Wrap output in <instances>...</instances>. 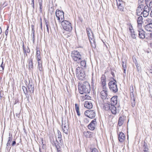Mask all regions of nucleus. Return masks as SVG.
Here are the masks:
<instances>
[{
	"mask_svg": "<svg viewBox=\"0 0 152 152\" xmlns=\"http://www.w3.org/2000/svg\"><path fill=\"white\" fill-rule=\"evenodd\" d=\"M105 110L110 111L113 114L116 113V107L114 105H112L111 102L110 96L108 95L107 91L105 89Z\"/></svg>",
	"mask_w": 152,
	"mask_h": 152,
	"instance_id": "obj_1",
	"label": "nucleus"
},
{
	"mask_svg": "<svg viewBox=\"0 0 152 152\" xmlns=\"http://www.w3.org/2000/svg\"><path fill=\"white\" fill-rule=\"evenodd\" d=\"M79 91L81 94L84 93H88L90 91V87L89 83L85 82L82 83L79 82L78 85Z\"/></svg>",
	"mask_w": 152,
	"mask_h": 152,
	"instance_id": "obj_2",
	"label": "nucleus"
},
{
	"mask_svg": "<svg viewBox=\"0 0 152 152\" xmlns=\"http://www.w3.org/2000/svg\"><path fill=\"white\" fill-rule=\"evenodd\" d=\"M86 31L91 46L94 48L96 47L93 32L89 27L86 28Z\"/></svg>",
	"mask_w": 152,
	"mask_h": 152,
	"instance_id": "obj_3",
	"label": "nucleus"
},
{
	"mask_svg": "<svg viewBox=\"0 0 152 152\" xmlns=\"http://www.w3.org/2000/svg\"><path fill=\"white\" fill-rule=\"evenodd\" d=\"M71 56L73 61L78 64L82 58V56L80 53L77 50H74L71 53Z\"/></svg>",
	"mask_w": 152,
	"mask_h": 152,
	"instance_id": "obj_4",
	"label": "nucleus"
},
{
	"mask_svg": "<svg viewBox=\"0 0 152 152\" xmlns=\"http://www.w3.org/2000/svg\"><path fill=\"white\" fill-rule=\"evenodd\" d=\"M100 98H99V107L98 109L99 110H104V90H103L99 94Z\"/></svg>",
	"mask_w": 152,
	"mask_h": 152,
	"instance_id": "obj_5",
	"label": "nucleus"
},
{
	"mask_svg": "<svg viewBox=\"0 0 152 152\" xmlns=\"http://www.w3.org/2000/svg\"><path fill=\"white\" fill-rule=\"evenodd\" d=\"M63 29L68 32H70L72 29L71 23L68 21L64 20L61 22Z\"/></svg>",
	"mask_w": 152,
	"mask_h": 152,
	"instance_id": "obj_6",
	"label": "nucleus"
},
{
	"mask_svg": "<svg viewBox=\"0 0 152 152\" xmlns=\"http://www.w3.org/2000/svg\"><path fill=\"white\" fill-rule=\"evenodd\" d=\"M76 74L77 77L80 80H83L85 79V75L83 71L82 67L78 66L76 70Z\"/></svg>",
	"mask_w": 152,
	"mask_h": 152,
	"instance_id": "obj_7",
	"label": "nucleus"
},
{
	"mask_svg": "<svg viewBox=\"0 0 152 152\" xmlns=\"http://www.w3.org/2000/svg\"><path fill=\"white\" fill-rule=\"evenodd\" d=\"M55 14L57 19L59 23L64 20V12L63 11L57 9Z\"/></svg>",
	"mask_w": 152,
	"mask_h": 152,
	"instance_id": "obj_8",
	"label": "nucleus"
},
{
	"mask_svg": "<svg viewBox=\"0 0 152 152\" xmlns=\"http://www.w3.org/2000/svg\"><path fill=\"white\" fill-rule=\"evenodd\" d=\"M109 88L114 93L116 92L118 90L117 85L115 82L110 81L108 83Z\"/></svg>",
	"mask_w": 152,
	"mask_h": 152,
	"instance_id": "obj_9",
	"label": "nucleus"
},
{
	"mask_svg": "<svg viewBox=\"0 0 152 152\" xmlns=\"http://www.w3.org/2000/svg\"><path fill=\"white\" fill-rule=\"evenodd\" d=\"M84 114L86 116L91 119L94 118L96 116L95 112L94 110H88L86 111Z\"/></svg>",
	"mask_w": 152,
	"mask_h": 152,
	"instance_id": "obj_10",
	"label": "nucleus"
},
{
	"mask_svg": "<svg viewBox=\"0 0 152 152\" xmlns=\"http://www.w3.org/2000/svg\"><path fill=\"white\" fill-rule=\"evenodd\" d=\"M22 46L24 56V57H27L28 54L30 52V49L28 46L26 47L24 45L23 42Z\"/></svg>",
	"mask_w": 152,
	"mask_h": 152,
	"instance_id": "obj_11",
	"label": "nucleus"
},
{
	"mask_svg": "<svg viewBox=\"0 0 152 152\" xmlns=\"http://www.w3.org/2000/svg\"><path fill=\"white\" fill-rule=\"evenodd\" d=\"M118 7L121 11H123L124 9V3L122 0H116Z\"/></svg>",
	"mask_w": 152,
	"mask_h": 152,
	"instance_id": "obj_12",
	"label": "nucleus"
},
{
	"mask_svg": "<svg viewBox=\"0 0 152 152\" xmlns=\"http://www.w3.org/2000/svg\"><path fill=\"white\" fill-rule=\"evenodd\" d=\"M97 123L95 119L93 120L88 125V127L89 129L91 130H94L96 127Z\"/></svg>",
	"mask_w": 152,
	"mask_h": 152,
	"instance_id": "obj_13",
	"label": "nucleus"
},
{
	"mask_svg": "<svg viewBox=\"0 0 152 152\" xmlns=\"http://www.w3.org/2000/svg\"><path fill=\"white\" fill-rule=\"evenodd\" d=\"M138 37L140 39H143L145 37V32L142 28H138Z\"/></svg>",
	"mask_w": 152,
	"mask_h": 152,
	"instance_id": "obj_14",
	"label": "nucleus"
},
{
	"mask_svg": "<svg viewBox=\"0 0 152 152\" xmlns=\"http://www.w3.org/2000/svg\"><path fill=\"white\" fill-rule=\"evenodd\" d=\"M62 128L63 132L66 134H68L69 132V126L66 122H63L62 124Z\"/></svg>",
	"mask_w": 152,
	"mask_h": 152,
	"instance_id": "obj_15",
	"label": "nucleus"
},
{
	"mask_svg": "<svg viewBox=\"0 0 152 152\" xmlns=\"http://www.w3.org/2000/svg\"><path fill=\"white\" fill-rule=\"evenodd\" d=\"M143 7V4H139L136 12V14L137 15L139 16L142 14V12Z\"/></svg>",
	"mask_w": 152,
	"mask_h": 152,
	"instance_id": "obj_16",
	"label": "nucleus"
},
{
	"mask_svg": "<svg viewBox=\"0 0 152 152\" xmlns=\"http://www.w3.org/2000/svg\"><path fill=\"white\" fill-rule=\"evenodd\" d=\"M138 28H142V24L143 23V18L142 16L138 17L137 19Z\"/></svg>",
	"mask_w": 152,
	"mask_h": 152,
	"instance_id": "obj_17",
	"label": "nucleus"
},
{
	"mask_svg": "<svg viewBox=\"0 0 152 152\" xmlns=\"http://www.w3.org/2000/svg\"><path fill=\"white\" fill-rule=\"evenodd\" d=\"M45 24L46 25V26L47 28V31L48 32V33H49V29H50V30L51 29V26H52V27H53V23H52L50 24L49 20H45Z\"/></svg>",
	"mask_w": 152,
	"mask_h": 152,
	"instance_id": "obj_18",
	"label": "nucleus"
},
{
	"mask_svg": "<svg viewBox=\"0 0 152 152\" xmlns=\"http://www.w3.org/2000/svg\"><path fill=\"white\" fill-rule=\"evenodd\" d=\"M28 69L31 70H32L34 68L33 63V59L31 58L29 59L28 60Z\"/></svg>",
	"mask_w": 152,
	"mask_h": 152,
	"instance_id": "obj_19",
	"label": "nucleus"
},
{
	"mask_svg": "<svg viewBox=\"0 0 152 152\" xmlns=\"http://www.w3.org/2000/svg\"><path fill=\"white\" fill-rule=\"evenodd\" d=\"M84 106L86 108L90 109L92 108L93 105L91 102L86 101L85 102Z\"/></svg>",
	"mask_w": 152,
	"mask_h": 152,
	"instance_id": "obj_20",
	"label": "nucleus"
},
{
	"mask_svg": "<svg viewBox=\"0 0 152 152\" xmlns=\"http://www.w3.org/2000/svg\"><path fill=\"white\" fill-rule=\"evenodd\" d=\"M118 138L120 142H123L124 141L125 138L124 134L122 132H120L118 134Z\"/></svg>",
	"mask_w": 152,
	"mask_h": 152,
	"instance_id": "obj_21",
	"label": "nucleus"
},
{
	"mask_svg": "<svg viewBox=\"0 0 152 152\" xmlns=\"http://www.w3.org/2000/svg\"><path fill=\"white\" fill-rule=\"evenodd\" d=\"M37 61L38 69L41 72L43 71L42 61V59L37 60Z\"/></svg>",
	"mask_w": 152,
	"mask_h": 152,
	"instance_id": "obj_22",
	"label": "nucleus"
},
{
	"mask_svg": "<svg viewBox=\"0 0 152 152\" xmlns=\"http://www.w3.org/2000/svg\"><path fill=\"white\" fill-rule=\"evenodd\" d=\"M84 134L86 138H91L94 135L93 133L87 131L84 132Z\"/></svg>",
	"mask_w": 152,
	"mask_h": 152,
	"instance_id": "obj_23",
	"label": "nucleus"
},
{
	"mask_svg": "<svg viewBox=\"0 0 152 152\" xmlns=\"http://www.w3.org/2000/svg\"><path fill=\"white\" fill-rule=\"evenodd\" d=\"M145 29L147 31H152V23H147L145 26Z\"/></svg>",
	"mask_w": 152,
	"mask_h": 152,
	"instance_id": "obj_24",
	"label": "nucleus"
},
{
	"mask_svg": "<svg viewBox=\"0 0 152 152\" xmlns=\"http://www.w3.org/2000/svg\"><path fill=\"white\" fill-rule=\"evenodd\" d=\"M126 118L124 116H121L119 118L118 121V125L119 126H121L123 125Z\"/></svg>",
	"mask_w": 152,
	"mask_h": 152,
	"instance_id": "obj_25",
	"label": "nucleus"
},
{
	"mask_svg": "<svg viewBox=\"0 0 152 152\" xmlns=\"http://www.w3.org/2000/svg\"><path fill=\"white\" fill-rule=\"evenodd\" d=\"M36 59L37 60L42 59V56L41 54V52L39 49L37 48V51L36 53Z\"/></svg>",
	"mask_w": 152,
	"mask_h": 152,
	"instance_id": "obj_26",
	"label": "nucleus"
},
{
	"mask_svg": "<svg viewBox=\"0 0 152 152\" xmlns=\"http://www.w3.org/2000/svg\"><path fill=\"white\" fill-rule=\"evenodd\" d=\"M80 99L81 101H83L85 100L91 99V97L87 94L85 95L81 96L80 97Z\"/></svg>",
	"mask_w": 152,
	"mask_h": 152,
	"instance_id": "obj_27",
	"label": "nucleus"
},
{
	"mask_svg": "<svg viewBox=\"0 0 152 152\" xmlns=\"http://www.w3.org/2000/svg\"><path fill=\"white\" fill-rule=\"evenodd\" d=\"M129 30L130 31L132 37L133 39H136V35L134 33L135 32L132 26L129 28Z\"/></svg>",
	"mask_w": 152,
	"mask_h": 152,
	"instance_id": "obj_28",
	"label": "nucleus"
},
{
	"mask_svg": "<svg viewBox=\"0 0 152 152\" xmlns=\"http://www.w3.org/2000/svg\"><path fill=\"white\" fill-rule=\"evenodd\" d=\"M58 139L60 142V143H62L63 142V140L62 139V136L61 135V132H60V131L58 130Z\"/></svg>",
	"mask_w": 152,
	"mask_h": 152,
	"instance_id": "obj_29",
	"label": "nucleus"
},
{
	"mask_svg": "<svg viewBox=\"0 0 152 152\" xmlns=\"http://www.w3.org/2000/svg\"><path fill=\"white\" fill-rule=\"evenodd\" d=\"M143 144H144L143 147V152H149L147 144L145 143V142L144 141Z\"/></svg>",
	"mask_w": 152,
	"mask_h": 152,
	"instance_id": "obj_30",
	"label": "nucleus"
},
{
	"mask_svg": "<svg viewBox=\"0 0 152 152\" xmlns=\"http://www.w3.org/2000/svg\"><path fill=\"white\" fill-rule=\"evenodd\" d=\"M117 96H114L111 98V102L112 101L113 102V103H111L112 105H114L115 104H116L117 102Z\"/></svg>",
	"mask_w": 152,
	"mask_h": 152,
	"instance_id": "obj_31",
	"label": "nucleus"
},
{
	"mask_svg": "<svg viewBox=\"0 0 152 152\" xmlns=\"http://www.w3.org/2000/svg\"><path fill=\"white\" fill-rule=\"evenodd\" d=\"M100 83L102 86L103 88L104 89V75H102L101 78V82Z\"/></svg>",
	"mask_w": 152,
	"mask_h": 152,
	"instance_id": "obj_32",
	"label": "nucleus"
},
{
	"mask_svg": "<svg viewBox=\"0 0 152 152\" xmlns=\"http://www.w3.org/2000/svg\"><path fill=\"white\" fill-rule=\"evenodd\" d=\"M80 66L83 67H85L86 66V62L85 60H82L81 59L79 63Z\"/></svg>",
	"mask_w": 152,
	"mask_h": 152,
	"instance_id": "obj_33",
	"label": "nucleus"
},
{
	"mask_svg": "<svg viewBox=\"0 0 152 152\" xmlns=\"http://www.w3.org/2000/svg\"><path fill=\"white\" fill-rule=\"evenodd\" d=\"M13 139V137L12 135H10L9 136V137L8 138V140L7 142V146H9L10 145V144L11 142V141Z\"/></svg>",
	"mask_w": 152,
	"mask_h": 152,
	"instance_id": "obj_34",
	"label": "nucleus"
},
{
	"mask_svg": "<svg viewBox=\"0 0 152 152\" xmlns=\"http://www.w3.org/2000/svg\"><path fill=\"white\" fill-rule=\"evenodd\" d=\"M28 89L30 92H34V87L31 84L29 83L28 86Z\"/></svg>",
	"mask_w": 152,
	"mask_h": 152,
	"instance_id": "obj_35",
	"label": "nucleus"
},
{
	"mask_svg": "<svg viewBox=\"0 0 152 152\" xmlns=\"http://www.w3.org/2000/svg\"><path fill=\"white\" fill-rule=\"evenodd\" d=\"M149 12V11H142V14H143V15L144 17H146L148 15Z\"/></svg>",
	"mask_w": 152,
	"mask_h": 152,
	"instance_id": "obj_36",
	"label": "nucleus"
},
{
	"mask_svg": "<svg viewBox=\"0 0 152 152\" xmlns=\"http://www.w3.org/2000/svg\"><path fill=\"white\" fill-rule=\"evenodd\" d=\"M75 109L77 114L78 116L80 115V113L79 111V106L78 104H75Z\"/></svg>",
	"mask_w": 152,
	"mask_h": 152,
	"instance_id": "obj_37",
	"label": "nucleus"
},
{
	"mask_svg": "<svg viewBox=\"0 0 152 152\" xmlns=\"http://www.w3.org/2000/svg\"><path fill=\"white\" fill-rule=\"evenodd\" d=\"M143 11H150V9L148 7V6L147 5V4L145 5L144 6L143 5Z\"/></svg>",
	"mask_w": 152,
	"mask_h": 152,
	"instance_id": "obj_38",
	"label": "nucleus"
},
{
	"mask_svg": "<svg viewBox=\"0 0 152 152\" xmlns=\"http://www.w3.org/2000/svg\"><path fill=\"white\" fill-rule=\"evenodd\" d=\"M131 106L133 107L135 106V99L133 98L132 99H131Z\"/></svg>",
	"mask_w": 152,
	"mask_h": 152,
	"instance_id": "obj_39",
	"label": "nucleus"
},
{
	"mask_svg": "<svg viewBox=\"0 0 152 152\" xmlns=\"http://www.w3.org/2000/svg\"><path fill=\"white\" fill-rule=\"evenodd\" d=\"M149 7L151 11L150 15H152V1H151L149 4Z\"/></svg>",
	"mask_w": 152,
	"mask_h": 152,
	"instance_id": "obj_40",
	"label": "nucleus"
},
{
	"mask_svg": "<svg viewBox=\"0 0 152 152\" xmlns=\"http://www.w3.org/2000/svg\"><path fill=\"white\" fill-rule=\"evenodd\" d=\"M122 66L123 68H126V62L125 61H123V60L122 59Z\"/></svg>",
	"mask_w": 152,
	"mask_h": 152,
	"instance_id": "obj_41",
	"label": "nucleus"
},
{
	"mask_svg": "<svg viewBox=\"0 0 152 152\" xmlns=\"http://www.w3.org/2000/svg\"><path fill=\"white\" fill-rule=\"evenodd\" d=\"M55 145L57 148L58 152H61L60 150V147L59 145L58 144L56 145V143H55Z\"/></svg>",
	"mask_w": 152,
	"mask_h": 152,
	"instance_id": "obj_42",
	"label": "nucleus"
},
{
	"mask_svg": "<svg viewBox=\"0 0 152 152\" xmlns=\"http://www.w3.org/2000/svg\"><path fill=\"white\" fill-rule=\"evenodd\" d=\"M39 9L40 11L41 12L42 11V1H39Z\"/></svg>",
	"mask_w": 152,
	"mask_h": 152,
	"instance_id": "obj_43",
	"label": "nucleus"
},
{
	"mask_svg": "<svg viewBox=\"0 0 152 152\" xmlns=\"http://www.w3.org/2000/svg\"><path fill=\"white\" fill-rule=\"evenodd\" d=\"M4 66H5V64H3V60L2 61V63L0 66V67H1L2 68V70H4Z\"/></svg>",
	"mask_w": 152,
	"mask_h": 152,
	"instance_id": "obj_44",
	"label": "nucleus"
},
{
	"mask_svg": "<svg viewBox=\"0 0 152 152\" xmlns=\"http://www.w3.org/2000/svg\"><path fill=\"white\" fill-rule=\"evenodd\" d=\"M130 94L131 99H132L133 98L135 99V98L134 97V96L133 91L131 92L130 93Z\"/></svg>",
	"mask_w": 152,
	"mask_h": 152,
	"instance_id": "obj_45",
	"label": "nucleus"
},
{
	"mask_svg": "<svg viewBox=\"0 0 152 152\" xmlns=\"http://www.w3.org/2000/svg\"><path fill=\"white\" fill-rule=\"evenodd\" d=\"M83 121L85 123L87 124L89 122V121L88 119L87 118H85L84 119Z\"/></svg>",
	"mask_w": 152,
	"mask_h": 152,
	"instance_id": "obj_46",
	"label": "nucleus"
},
{
	"mask_svg": "<svg viewBox=\"0 0 152 152\" xmlns=\"http://www.w3.org/2000/svg\"><path fill=\"white\" fill-rule=\"evenodd\" d=\"M8 28L9 27L8 26L5 31V34L6 36L7 35L8 33Z\"/></svg>",
	"mask_w": 152,
	"mask_h": 152,
	"instance_id": "obj_47",
	"label": "nucleus"
},
{
	"mask_svg": "<svg viewBox=\"0 0 152 152\" xmlns=\"http://www.w3.org/2000/svg\"><path fill=\"white\" fill-rule=\"evenodd\" d=\"M91 152H99L97 149L95 148L93 149Z\"/></svg>",
	"mask_w": 152,
	"mask_h": 152,
	"instance_id": "obj_48",
	"label": "nucleus"
},
{
	"mask_svg": "<svg viewBox=\"0 0 152 152\" xmlns=\"http://www.w3.org/2000/svg\"><path fill=\"white\" fill-rule=\"evenodd\" d=\"M143 1L144 0H139L138 1L139 4H143L142 3L143 2Z\"/></svg>",
	"mask_w": 152,
	"mask_h": 152,
	"instance_id": "obj_49",
	"label": "nucleus"
},
{
	"mask_svg": "<svg viewBox=\"0 0 152 152\" xmlns=\"http://www.w3.org/2000/svg\"><path fill=\"white\" fill-rule=\"evenodd\" d=\"M40 28L41 29H42V18H40Z\"/></svg>",
	"mask_w": 152,
	"mask_h": 152,
	"instance_id": "obj_50",
	"label": "nucleus"
},
{
	"mask_svg": "<svg viewBox=\"0 0 152 152\" xmlns=\"http://www.w3.org/2000/svg\"><path fill=\"white\" fill-rule=\"evenodd\" d=\"M151 19L148 18L146 20V21L147 22V23H151Z\"/></svg>",
	"mask_w": 152,
	"mask_h": 152,
	"instance_id": "obj_51",
	"label": "nucleus"
},
{
	"mask_svg": "<svg viewBox=\"0 0 152 152\" xmlns=\"http://www.w3.org/2000/svg\"><path fill=\"white\" fill-rule=\"evenodd\" d=\"M22 88L23 90L24 91V90H25L27 91V89L26 88L25 86H22Z\"/></svg>",
	"mask_w": 152,
	"mask_h": 152,
	"instance_id": "obj_52",
	"label": "nucleus"
},
{
	"mask_svg": "<svg viewBox=\"0 0 152 152\" xmlns=\"http://www.w3.org/2000/svg\"><path fill=\"white\" fill-rule=\"evenodd\" d=\"M16 141H14L12 143V146H14L16 144Z\"/></svg>",
	"mask_w": 152,
	"mask_h": 152,
	"instance_id": "obj_53",
	"label": "nucleus"
},
{
	"mask_svg": "<svg viewBox=\"0 0 152 152\" xmlns=\"http://www.w3.org/2000/svg\"><path fill=\"white\" fill-rule=\"evenodd\" d=\"M31 28H32V31H34V25H31Z\"/></svg>",
	"mask_w": 152,
	"mask_h": 152,
	"instance_id": "obj_54",
	"label": "nucleus"
},
{
	"mask_svg": "<svg viewBox=\"0 0 152 152\" xmlns=\"http://www.w3.org/2000/svg\"><path fill=\"white\" fill-rule=\"evenodd\" d=\"M31 0L32 3L34 5V0Z\"/></svg>",
	"mask_w": 152,
	"mask_h": 152,
	"instance_id": "obj_55",
	"label": "nucleus"
},
{
	"mask_svg": "<svg viewBox=\"0 0 152 152\" xmlns=\"http://www.w3.org/2000/svg\"><path fill=\"white\" fill-rule=\"evenodd\" d=\"M123 69H124V73H126V68H123Z\"/></svg>",
	"mask_w": 152,
	"mask_h": 152,
	"instance_id": "obj_56",
	"label": "nucleus"
},
{
	"mask_svg": "<svg viewBox=\"0 0 152 152\" xmlns=\"http://www.w3.org/2000/svg\"><path fill=\"white\" fill-rule=\"evenodd\" d=\"M149 0H145V3L146 4H147V3Z\"/></svg>",
	"mask_w": 152,
	"mask_h": 152,
	"instance_id": "obj_57",
	"label": "nucleus"
},
{
	"mask_svg": "<svg viewBox=\"0 0 152 152\" xmlns=\"http://www.w3.org/2000/svg\"><path fill=\"white\" fill-rule=\"evenodd\" d=\"M2 29L1 27H0V35L2 33Z\"/></svg>",
	"mask_w": 152,
	"mask_h": 152,
	"instance_id": "obj_58",
	"label": "nucleus"
},
{
	"mask_svg": "<svg viewBox=\"0 0 152 152\" xmlns=\"http://www.w3.org/2000/svg\"><path fill=\"white\" fill-rule=\"evenodd\" d=\"M75 152H79L77 151H75Z\"/></svg>",
	"mask_w": 152,
	"mask_h": 152,
	"instance_id": "obj_59",
	"label": "nucleus"
},
{
	"mask_svg": "<svg viewBox=\"0 0 152 152\" xmlns=\"http://www.w3.org/2000/svg\"><path fill=\"white\" fill-rule=\"evenodd\" d=\"M151 46H152V43L151 44Z\"/></svg>",
	"mask_w": 152,
	"mask_h": 152,
	"instance_id": "obj_60",
	"label": "nucleus"
},
{
	"mask_svg": "<svg viewBox=\"0 0 152 152\" xmlns=\"http://www.w3.org/2000/svg\"><path fill=\"white\" fill-rule=\"evenodd\" d=\"M113 75V73H112Z\"/></svg>",
	"mask_w": 152,
	"mask_h": 152,
	"instance_id": "obj_61",
	"label": "nucleus"
},
{
	"mask_svg": "<svg viewBox=\"0 0 152 152\" xmlns=\"http://www.w3.org/2000/svg\"><path fill=\"white\" fill-rule=\"evenodd\" d=\"M113 75V73H112Z\"/></svg>",
	"mask_w": 152,
	"mask_h": 152,
	"instance_id": "obj_62",
	"label": "nucleus"
},
{
	"mask_svg": "<svg viewBox=\"0 0 152 152\" xmlns=\"http://www.w3.org/2000/svg\"><path fill=\"white\" fill-rule=\"evenodd\" d=\"M113 75V73H112Z\"/></svg>",
	"mask_w": 152,
	"mask_h": 152,
	"instance_id": "obj_63",
	"label": "nucleus"
},
{
	"mask_svg": "<svg viewBox=\"0 0 152 152\" xmlns=\"http://www.w3.org/2000/svg\"><path fill=\"white\" fill-rule=\"evenodd\" d=\"M151 17H152V15H151Z\"/></svg>",
	"mask_w": 152,
	"mask_h": 152,
	"instance_id": "obj_64",
	"label": "nucleus"
}]
</instances>
